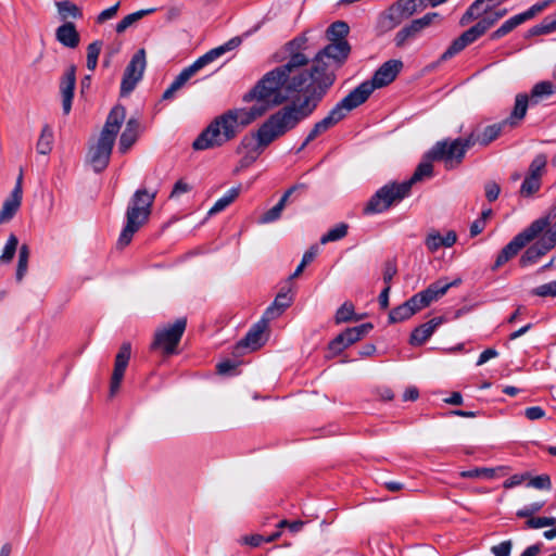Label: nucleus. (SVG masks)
<instances>
[{
    "label": "nucleus",
    "mask_w": 556,
    "mask_h": 556,
    "mask_svg": "<svg viewBox=\"0 0 556 556\" xmlns=\"http://www.w3.org/2000/svg\"><path fill=\"white\" fill-rule=\"evenodd\" d=\"M315 99L292 101L273 113L255 134L244 136L237 148V153L262 154L265 148L278 138L294 129L314 112Z\"/></svg>",
    "instance_id": "2"
},
{
    "label": "nucleus",
    "mask_w": 556,
    "mask_h": 556,
    "mask_svg": "<svg viewBox=\"0 0 556 556\" xmlns=\"http://www.w3.org/2000/svg\"><path fill=\"white\" fill-rule=\"evenodd\" d=\"M186 318H178L174 324H168L159 328L154 333L152 350H160L165 355H172L177 352L181 337L186 330Z\"/></svg>",
    "instance_id": "14"
},
{
    "label": "nucleus",
    "mask_w": 556,
    "mask_h": 556,
    "mask_svg": "<svg viewBox=\"0 0 556 556\" xmlns=\"http://www.w3.org/2000/svg\"><path fill=\"white\" fill-rule=\"evenodd\" d=\"M268 319L263 318L257 321L245 334V337L237 344V350L249 349L251 351L257 350L263 344V333L267 328Z\"/></svg>",
    "instance_id": "23"
},
{
    "label": "nucleus",
    "mask_w": 556,
    "mask_h": 556,
    "mask_svg": "<svg viewBox=\"0 0 556 556\" xmlns=\"http://www.w3.org/2000/svg\"><path fill=\"white\" fill-rule=\"evenodd\" d=\"M131 354V345L129 342H124L115 357L114 369L110 384V395L114 396L119 390L124 374L128 366Z\"/></svg>",
    "instance_id": "19"
},
{
    "label": "nucleus",
    "mask_w": 556,
    "mask_h": 556,
    "mask_svg": "<svg viewBox=\"0 0 556 556\" xmlns=\"http://www.w3.org/2000/svg\"><path fill=\"white\" fill-rule=\"evenodd\" d=\"M350 51L351 47L348 41H338L330 42L316 54L312 66L307 67L308 74L312 75L309 81L314 88L301 101L315 99L314 111L316 110L318 103L336 80L334 71L345 62Z\"/></svg>",
    "instance_id": "3"
},
{
    "label": "nucleus",
    "mask_w": 556,
    "mask_h": 556,
    "mask_svg": "<svg viewBox=\"0 0 556 556\" xmlns=\"http://www.w3.org/2000/svg\"><path fill=\"white\" fill-rule=\"evenodd\" d=\"M182 14V5H170L166 9L165 18L167 22L178 20Z\"/></svg>",
    "instance_id": "63"
},
{
    "label": "nucleus",
    "mask_w": 556,
    "mask_h": 556,
    "mask_svg": "<svg viewBox=\"0 0 556 556\" xmlns=\"http://www.w3.org/2000/svg\"><path fill=\"white\" fill-rule=\"evenodd\" d=\"M419 33L420 30L416 26V23L412 21L410 24H408L407 26L403 27L401 30L397 31L394 39L395 45L397 47H402L409 38H414Z\"/></svg>",
    "instance_id": "44"
},
{
    "label": "nucleus",
    "mask_w": 556,
    "mask_h": 556,
    "mask_svg": "<svg viewBox=\"0 0 556 556\" xmlns=\"http://www.w3.org/2000/svg\"><path fill=\"white\" fill-rule=\"evenodd\" d=\"M54 141L53 129L46 124L41 128L40 136L36 143V150L39 154L47 155L52 151Z\"/></svg>",
    "instance_id": "34"
},
{
    "label": "nucleus",
    "mask_w": 556,
    "mask_h": 556,
    "mask_svg": "<svg viewBox=\"0 0 556 556\" xmlns=\"http://www.w3.org/2000/svg\"><path fill=\"white\" fill-rule=\"evenodd\" d=\"M349 30H350L349 25L345 22L338 21V22L332 23L327 28L326 34H327V38L331 42L346 41L344 38L349 34Z\"/></svg>",
    "instance_id": "38"
},
{
    "label": "nucleus",
    "mask_w": 556,
    "mask_h": 556,
    "mask_svg": "<svg viewBox=\"0 0 556 556\" xmlns=\"http://www.w3.org/2000/svg\"><path fill=\"white\" fill-rule=\"evenodd\" d=\"M529 478H530V473L529 472L517 473V475L511 476L507 480H505L504 483H503V486L505 489H511V488H515L517 485H520L525 481H528Z\"/></svg>",
    "instance_id": "57"
},
{
    "label": "nucleus",
    "mask_w": 556,
    "mask_h": 556,
    "mask_svg": "<svg viewBox=\"0 0 556 556\" xmlns=\"http://www.w3.org/2000/svg\"><path fill=\"white\" fill-rule=\"evenodd\" d=\"M361 103L355 99V97L350 92L346 97H344L340 102L336 104V106L328 113L326 117L321 121L317 122L312 130L308 132L304 142L300 147L299 151H302L309 142L315 140L318 136L326 132L328 129L333 127L340 121H342L349 112L359 106Z\"/></svg>",
    "instance_id": "11"
},
{
    "label": "nucleus",
    "mask_w": 556,
    "mask_h": 556,
    "mask_svg": "<svg viewBox=\"0 0 556 556\" xmlns=\"http://www.w3.org/2000/svg\"><path fill=\"white\" fill-rule=\"evenodd\" d=\"M298 188H306V186L304 184H300V185H295V186H292L291 188H289L285 192V194L281 197V199L278 201V203L262 215L260 222L263 224H268V223H273V222L277 220L280 217L281 212L283 211L289 197Z\"/></svg>",
    "instance_id": "29"
},
{
    "label": "nucleus",
    "mask_w": 556,
    "mask_h": 556,
    "mask_svg": "<svg viewBox=\"0 0 556 556\" xmlns=\"http://www.w3.org/2000/svg\"><path fill=\"white\" fill-rule=\"evenodd\" d=\"M146 65V51L144 49H140L132 55L125 68L121 84L122 96L129 94L135 89L142 78Z\"/></svg>",
    "instance_id": "16"
},
{
    "label": "nucleus",
    "mask_w": 556,
    "mask_h": 556,
    "mask_svg": "<svg viewBox=\"0 0 556 556\" xmlns=\"http://www.w3.org/2000/svg\"><path fill=\"white\" fill-rule=\"evenodd\" d=\"M496 4H497L496 2L488 1L486 7H489V10L481 13L477 18V20H479L478 22L484 28L485 31L498 22V20H495V16L493 14V9L495 8Z\"/></svg>",
    "instance_id": "48"
},
{
    "label": "nucleus",
    "mask_w": 556,
    "mask_h": 556,
    "mask_svg": "<svg viewBox=\"0 0 556 556\" xmlns=\"http://www.w3.org/2000/svg\"><path fill=\"white\" fill-rule=\"evenodd\" d=\"M511 549V542L510 541H504L497 545H494L492 547V553L495 556H509Z\"/></svg>",
    "instance_id": "62"
},
{
    "label": "nucleus",
    "mask_w": 556,
    "mask_h": 556,
    "mask_svg": "<svg viewBox=\"0 0 556 556\" xmlns=\"http://www.w3.org/2000/svg\"><path fill=\"white\" fill-rule=\"evenodd\" d=\"M485 198L489 202L495 201L501 192V187L495 181H488L484 186Z\"/></svg>",
    "instance_id": "58"
},
{
    "label": "nucleus",
    "mask_w": 556,
    "mask_h": 556,
    "mask_svg": "<svg viewBox=\"0 0 556 556\" xmlns=\"http://www.w3.org/2000/svg\"><path fill=\"white\" fill-rule=\"evenodd\" d=\"M125 117V108L123 105H115L106 117L98 141L89 148L88 161L96 173H101L108 167L116 136Z\"/></svg>",
    "instance_id": "5"
},
{
    "label": "nucleus",
    "mask_w": 556,
    "mask_h": 556,
    "mask_svg": "<svg viewBox=\"0 0 556 556\" xmlns=\"http://www.w3.org/2000/svg\"><path fill=\"white\" fill-rule=\"evenodd\" d=\"M22 174L18 176L16 185L12 190L10 197L4 201L2 208L0 210V224L9 222L13 218L15 213L21 206L22 202Z\"/></svg>",
    "instance_id": "22"
},
{
    "label": "nucleus",
    "mask_w": 556,
    "mask_h": 556,
    "mask_svg": "<svg viewBox=\"0 0 556 556\" xmlns=\"http://www.w3.org/2000/svg\"><path fill=\"white\" fill-rule=\"evenodd\" d=\"M552 247L548 245L541 237L540 239L522 254L520 258L521 266H528L535 263L541 256L546 254Z\"/></svg>",
    "instance_id": "31"
},
{
    "label": "nucleus",
    "mask_w": 556,
    "mask_h": 556,
    "mask_svg": "<svg viewBox=\"0 0 556 556\" xmlns=\"http://www.w3.org/2000/svg\"><path fill=\"white\" fill-rule=\"evenodd\" d=\"M291 303L292 298L289 295V291L281 290L276 295L274 303L265 311L264 317L268 320L279 317Z\"/></svg>",
    "instance_id": "30"
},
{
    "label": "nucleus",
    "mask_w": 556,
    "mask_h": 556,
    "mask_svg": "<svg viewBox=\"0 0 556 556\" xmlns=\"http://www.w3.org/2000/svg\"><path fill=\"white\" fill-rule=\"evenodd\" d=\"M544 219L548 222L547 218ZM548 226L549 223H547L545 229L540 235H542L541 238L547 242L549 247L554 248L556 244V223L551 227Z\"/></svg>",
    "instance_id": "56"
},
{
    "label": "nucleus",
    "mask_w": 556,
    "mask_h": 556,
    "mask_svg": "<svg viewBox=\"0 0 556 556\" xmlns=\"http://www.w3.org/2000/svg\"><path fill=\"white\" fill-rule=\"evenodd\" d=\"M462 282L460 278H456L453 281H446L445 279H439L431 283L427 289L420 291L407 300L404 304L413 309V315L424 307L430 305L433 301L443 296L447 290L452 287H456Z\"/></svg>",
    "instance_id": "15"
},
{
    "label": "nucleus",
    "mask_w": 556,
    "mask_h": 556,
    "mask_svg": "<svg viewBox=\"0 0 556 556\" xmlns=\"http://www.w3.org/2000/svg\"><path fill=\"white\" fill-rule=\"evenodd\" d=\"M554 0H544L530 7L527 11L516 14L506 20L496 30L491 34L492 40H497L511 33L521 24L532 20L536 14L546 9Z\"/></svg>",
    "instance_id": "17"
},
{
    "label": "nucleus",
    "mask_w": 556,
    "mask_h": 556,
    "mask_svg": "<svg viewBox=\"0 0 556 556\" xmlns=\"http://www.w3.org/2000/svg\"><path fill=\"white\" fill-rule=\"evenodd\" d=\"M507 473L506 467H497V468H475L470 470L463 471L460 476L463 478H482V479H494L495 477L505 476Z\"/></svg>",
    "instance_id": "32"
},
{
    "label": "nucleus",
    "mask_w": 556,
    "mask_h": 556,
    "mask_svg": "<svg viewBox=\"0 0 556 556\" xmlns=\"http://www.w3.org/2000/svg\"><path fill=\"white\" fill-rule=\"evenodd\" d=\"M532 294L538 296H556V280L541 285L532 290Z\"/></svg>",
    "instance_id": "55"
},
{
    "label": "nucleus",
    "mask_w": 556,
    "mask_h": 556,
    "mask_svg": "<svg viewBox=\"0 0 556 556\" xmlns=\"http://www.w3.org/2000/svg\"><path fill=\"white\" fill-rule=\"evenodd\" d=\"M372 328L374 326L370 323L348 328L329 343V349L334 353H340L351 344L364 338Z\"/></svg>",
    "instance_id": "18"
},
{
    "label": "nucleus",
    "mask_w": 556,
    "mask_h": 556,
    "mask_svg": "<svg viewBox=\"0 0 556 556\" xmlns=\"http://www.w3.org/2000/svg\"><path fill=\"white\" fill-rule=\"evenodd\" d=\"M140 122L139 119L131 117L127 121L126 127L121 135L118 142V150L121 153H126L137 141L140 134Z\"/></svg>",
    "instance_id": "25"
},
{
    "label": "nucleus",
    "mask_w": 556,
    "mask_h": 556,
    "mask_svg": "<svg viewBox=\"0 0 556 556\" xmlns=\"http://www.w3.org/2000/svg\"><path fill=\"white\" fill-rule=\"evenodd\" d=\"M155 193L138 189L129 200L126 211V224L119 235L118 244H129L134 235L148 222Z\"/></svg>",
    "instance_id": "6"
},
{
    "label": "nucleus",
    "mask_w": 556,
    "mask_h": 556,
    "mask_svg": "<svg viewBox=\"0 0 556 556\" xmlns=\"http://www.w3.org/2000/svg\"><path fill=\"white\" fill-rule=\"evenodd\" d=\"M308 58L301 52L293 53L288 62L266 73L256 85L243 96L244 102L257 100L278 106L295 94H308L314 87L307 71Z\"/></svg>",
    "instance_id": "1"
},
{
    "label": "nucleus",
    "mask_w": 556,
    "mask_h": 556,
    "mask_svg": "<svg viewBox=\"0 0 556 556\" xmlns=\"http://www.w3.org/2000/svg\"><path fill=\"white\" fill-rule=\"evenodd\" d=\"M439 17V14L435 13V12H430V13H427L426 15H424L422 17L420 18H416L414 20V22L416 23V26L419 28V30L421 31L422 29H425L426 27L430 26L432 24V22Z\"/></svg>",
    "instance_id": "59"
},
{
    "label": "nucleus",
    "mask_w": 556,
    "mask_h": 556,
    "mask_svg": "<svg viewBox=\"0 0 556 556\" xmlns=\"http://www.w3.org/2000/svg\"><path fill=\"white\" fill-rule=\"evenodd\" d=\"M241 45V39L239 37H233L229 39L224 45L211 49L205 54L198 58L191 65L184 68L179 75L174 79V81L169 85V87L164 91L163 99L170 100L174 98L175 93L182 88L186 83L193 77L200 70L205 67L207 64L217 60L226 52H229Z\"/></svg>",
    "instance_id": "7"
},
{
    "label": "nucleus",
    "mask_w": 556,
    "mask_h": 556,
    "mask_svg": "<svg viewBox=\"0 0 556 556\" xmlns=\"http://www.w3.org/2000/svg\"><path fill=\"white\" fill-rule=\"evenodd\" d=\"M354 305L350 302L343 303L336 313V323L342 324L353 319Z\"/></svg>",
    "instance_id": "50"
},
{
    "label": "nucleus",
    "mask_w": 556,
    "mask_h": 556,
    "mask_svg": "<svg viewBox=\"0 0 556 556\" xmlns=\"http://www.w3.org/2000/svg\"><path fill=\"white\" fill-rule=\"evenodd\" d=\"M530 103V98L526 93H518L515 99L514 109L504 122L507 126L515 127L522 121L527 114L528 104Z\"/></svg>",
    "instance_id": "28"
},
{
    "label": "nucleus",
    "mask_w": 556,
    "mask_h": 556,
    "mask_svg": "<svg viewBox=\"0 0 556 556\" xmlns=\"http://www.w3.org/2000/svg\"><path fill=\"white\" fill-rule=\"evenodd\" d=\"M240 154L242 155V157L239 161V165L236 168V172H239L242 168L249 167L260 156L257 153H249V152H243V153H240Z\"/></svg>",
    "instance_id": "60"
},
{
    "label": "nucleus",
    "mask_w": 556,
    "mask_h": 556,
    "mask_svg": "<svg viewBox=\"0 0 556 556\" xmlns=\"http://www.w3.org/2000/svg\"><path fill=\"white\" fill-rule=\"evenodd\" d=\"M507 124L502 121L493 125L484 127L482 130L475 129L468 135V143L473 147L475 144L488 146L500 137Z\"/></svg>",
    "instance_id": "20"
},
{
    "label": "nucleus",
    "mask_w": 556,
    "mask_h": 556,
    "mask_svg": "<svg viewBox=\"0 0 556 556\" xmlns=\"http://www.w3.org/2000/svg\"><path fill=\"white\" fill-rule=\"evenodd\" d=\"M253 122L248 109L228 110L224 114L215 117L208 126L193 141L194 150H207L222 147L224 143L233 139L241 128Z\"/></svg>",
    "instance_id": "4"
},
{
    "label": "nucleus",
    "mask_w": 556,
    "mask_h": 556,
    "mask_svg": "<svg viewBox=\"0 0 556 556\" xmlns=\"http://www.w3.org/2000/svg\"><path fill=\"white\" fill-rule=\"evenodd\" d=\"M154 11H155V9L152 8V9H147V10H140V11H137V12L126 15L123 20H121L116 24V31L118 34L124 33L128 27H130L136 22L141 20L143 16L153 13Z\"/></svg>",
    "instance_id": "39"
},
{
    "label": "nucleus",
    "mask_w": 556,
    "mask_h": 556,
    "mask_svg": "<svg viewBox=\"0 0 556 556\" xmlns=\"http://www.w3.org/2000/svg\"><path fill=\"white\" fill-rule=\"evenodd\" d=\"M409 193L408 184H404V181L388 182L371 195L364 207V213L367 215L382 213L389 210L392 205L400 203L408 197Z\"/></svg>",
    "instance_id": "8"
},
{
    "label": "nucleus",
    "mask_w": 556,
    "mask_h": 556,
    "mask_svg": "<svg viewBox=\"0 0 556 556\" xmlns=\"http://www.w3.org/2000/svg\"><path fill=\"white\" fill-rule=\"evenodd\" d=\"M556 523L555 517H531L526 521V527L529 529H540L544 527L554 526Z\"/></svg>",
    "instance_id": "51"
},
{
    "label": "nucleus",
    "mask_w": 556,
    "mask_h": 556,
    "mask_svg": "<svg viewBox=\"0 0 556 556\" xmlns=\"http://www.w3.org/2000/svg\"><path fill=\"white\" fill-rule=\"evenodd\" d=\"M55 5L58 8L60 17L64 21L70 16L73 18L81 17L79 8L70 1H59L55 3Z\"/></svg>",
    "instance_id": "40"
},
{
    "label": "nucleus",
    "mask_w": 556,
    "mask_h": 556,
    "mask_svg": "<svg viewBox=\"0 0 556 556\" xmlns=\"http://www.w3.org/2000/svg\"><path fill=\"white\" fill-rule=\"evenodd\" d=\"M555 92V86L547 80L535 84L531 90L530 103L538 104L543 98L549 97Z\"/></svg>",
    "instance_id": "37"
},
{
    "label": "nucleus",
    "mask_w": 556,
    "mask_h": 556,
    "mask_svg": "<svg viewBox=\"0 0 556 556\" xmlns=\"http://www.w3.org/2000/svg\"><path fill=\"white\" fill-rule=\"evenodd\" d=\"M471 146L468 138H457L454 140L445 139L438 141L430 151L427 152L429 160L441 161L445 168L453 169L457 167L464 160L466 151Z\"/></svg>",
    "instance_id": "10"
},
{
    "label": "nucleus",
    "mask_w": 556,
    "mask_h": 556,
    "mask_svg": "<svg viewBox=\"0 0 556 556\" xmlns=\"http://www.w3.org/2000/svg\"><path fill=\"white\" fill-rule=\"evenodd\" d=\"M547 164V156L545 154H538L529 166L528 174L531 177L542 179Z\"/></svg>",
    "instance_id": "41"
},
{
    "label": "nucleus",
    "mask_w": 556,
    "mask_h": 556,
    "mask_svg": "<svg viewBox=\"0 0 556 556\" xmlns=\"http://www.w3.org/2000/svg\"><path fill=\"white\" fill-rule=\"evenodd\" d=\"M29 248L26 244H23L20 248L18 252V262H17V268H16V280L21 281L28 268V260H29Z\"/></svg>",
    "instance_id": "42"
},
{
    "label": "nucleus",
    "mask_w": 556,
    "mask_h": 556,
    "mask_svg": "<svg viewBox=\"0 0 556 556\" xmlns=\"http://www.w3.org/2000/svg\"><path fill=\"white\" fill-rule=\"evenodd\" d=\"M76 85V68L75 66H70L61 80L60 91L62 96V108L63 113L67 115L72 109V101L74 97V90Z\"/></svg>",
    "instance_id": "21"
},
{
    "label": "nucleus",
    "mask_w": 556,
    "mask_h": 556,
    "mask_svg": "<svg viewBox=\"0 0 556 556\" xmlns=\"http://www.w3.org/2000/svg\"><path fill=\"white\" fill-rule=\"evenodd\" d=\"M102 49L101 41H93L87 48V67L94 71L98 64V58Z\"/></svg>",
    "instance_id": "47"
},
{
    "label": "nucleus",
    "mask_w": 556,
    "mask_h": 556,
    "mask_svg": "<svg viewBox=\"0 0 556 556\" xmlns=\"http://www.w3.org/2000/svg\"><path fill=\"white\" fill-rule=\"evenodd\" d=\"M18 245V239L15 235L11 233L8 238V241L3 248L2 254L0 255V263L8 264L12 262L16 249Z\"/></svg>",
    "instance_id": "45"
},
{
    "label": "nucleus",
    "mask_w": 556,
    "mask_h": 556,
    "mask_svg": "<svg viewBox=\"0 0 556 556\" xmlns=\"http://www.w3.org/2000/svg\"><path fill=\"white\" fill-rule=\"evenodd\" d=\"M412 316L413 309L403 303L390 312L389 319L390 323H400L408 319Z\"/></svg>",
    "instance_id": "49"
},
{
    "label": "nucleus",
    "mask_w": 556,
    "mask_h": 556,
    "mask_svg": "<svg viewBox=\"0 0 556 556\" xmlns=\"http://www.w3.org/2000/svg\"><path fill=\"white\" fill-rule=\"evenodd\" d=\"M432 161L433 160H429L426 154L424 161L420 162L419 165L416 167L412 177L407 180H404V184H408L409 190L412 189L414 184L422 181L424 179L432 176V172H433V166L431 164Z\"/></svg>",
    "instance_id": "33"
},
{
    "label": "nucleus",
    "mask_w": 556,
    "mask_h": 556,
    "mask_svg": "<svg viewBox=\"0 0 556 556\" xmlns=\"http://www.w3.org/2000/svg\"><path fill=\"white\" fill-rule=\"evenodd\" d=\"M541 188V179L527 175L520 187V194L522 197H531Z\"/></svg>",
    "instance_id": "46"
},
{
    "label": "nucleus",
    "mask_w": 556,
    "mask_h": 556,
    "mask_svg": "<svg viewBox=\"0 0 556 556\" xmlns=\"http://www.w3.org/2000/svg\"><path fill=\"white\" fill-rule=\"evenodd\" d=\"M443 323L442 317H435L430 319L429 321L418 326L415 328L410 334L409 342L412 345H421L424 344L434 332L438 326Z\"/></svg>",
    "instance_id": "26"
},
{
    "label": "nucleus",
    "mask_w": 556,
    "mask_h": 556,
    "mask_svg": "<svg viewBox=\"0 0 556 556\" xmlns=\"http://www.w3.org/2000/svg\"><path fill=\"white\" fill-rule=\"evenodd\" d=\"M348 225L344 223H340L333 228L329 229L321 238L320 242L326 244L328 242L338 241L344 238L348 233Z\"/></svg>",
    "instance_id": "43"
},
{
    "label": "nucleus",
    "mask_w": 556,
    "mask_h": 556,
    "mask_svg": "<svg viewBox=\"0 0 556 556\" xmlns=\"http://www.w3.org/2000/svg\"><path fill=\"white\" fill-rule=\"evenodd\" d=\"M546 225L547 222L545 219H536L527 229L514 237V239L498 253L493 269L495 270L500 268L510 258L516 256L523 247L540 236V233L545 229Z\"/></svg>",
    "instance_id": "13"
},
{
    "label": "nucleus",
    "mask_w": 556,
    "mask_h": 556,
    "mask_svg": "<svg viewBox=\"0 0 556 556\" xmlns=\"http://www.w3.org/2000/svg\"><path fill=\"white\" fill-rule=\"evenodd\" d=\"M457 241L455 231L450 230L442 236L438 230H430L425 238V245L430 253H435L441 248H451Z\"/></svg>",
    "instance_id": "24"
},
{
    "label": "nucleus",
    "mask_w": 556,
    "mask_h": 556,
    "mask_svg": "<svg viewBox=\"0 0 556 556\" xmlns=\"http://www.w3.org/2000/svg\"><path fill=\"white\" fill-rule=\"evenodd\" d=\"M240 191V186L230 188L222 198H219L214 203V205L208 211V215H215L223 212L239 197Z\"/></svg>",
    "instance_id": "36"
},
{
    "label": "nucleus",
    "mask_w": 556,
    "mask_h": 556,
    "mask_svg": "<svg viewBox=\"0 0 556 556\" xmlns=\"http://www.w3.org/2000/svg\"><path fill=\"white\" fill-rule=\"evenodd\" d=\"M55 37L61 45L67 48H76L79 43V34L72 22H66L58 27Z\"/></svg>",
    "instance_id": "27"
},
{
    "label": "nucleus",
    "mask_w": 556,
    "mask_h": 556,
    "mask_svg": "<svg viewBox=\"0 0 556 556\" xmlns=\"http://www.w3.org/2000/svg\"><path fill=\"white\" fill-rule=\"evenodd\" d=\"M446 0H399L381 16L382 26L392 29L403 20L422 11L428 4L437 7Z\"/></svg>",
    "instance_id": "12"
},
{
    "label": "nucleus",
    "mask_w": 556,
    "mask_h": 556,
    "mask_svg": "<svg viewBox=\"0 0 556 556\" xmlns=\"http://www.w3.org/2000/svg\"><path fill=\"white\" fill-rule=\"evenodd\" d=\"M528 486L538 490H549L552 488L551 478L548 475H540L528 479Z\"/></svg>",
    "instance_id": "52"
},
{
    "label": "nucleus",
    "mask_w": 556,
    "mask_h": 556,
    "mask_svg": "<svg viewBox=\"0 0 556 556\" xmlns=\"http://www.w3.org/2000/svg\"><path fill=\"white\" fill-rule=\"evenodd\" d=\"M556 30V17L554 20L545 18L540 25L532 27L531 35L548 34Z\"/></svg>",
    "instance_id": "54"
},
{
    "label": "nucleus",
    "mask_w": 556,
    "mask_h": 556,
    "mask_svg": "<svg viewBox=\"0 0 556 556\" xmlns=\"http://www.w3.org/2000/svg\"><path fill=\"white\" fill-rule=\"evenodd\" d=\"M475 42L473 38L469 35L468 30L464 31L458 38H456L451 46L446 49V51L441 55L442 61H446L462 50H464L468 45Z\"/></svg>",
    "instance_id": "35"
},
{
    "label": "nucleus",
    "mask_w": 556,
    "mask_h": 556,
    "mask_svg": "<svg viewBox=\"0 0 556 556\" xmlns=\"http://www.w3.org/2000/svg\"><path fill=\"white\" fill-rule=\"evenodd\" d=\"M118 8H119V2H117V3H115L114 5H112V7L108 8V9H105V10H103V11L98 15V17H97V22H98L99 24H102V23H104L105 21L113 18V17L116 15V13H117Z\"/></svg>",
    "instance_id": "61"
},
{
    "label": "nucleus",
    "mask_w": 556,
    "mask_h": 556,
    "mask_svg": "<svg viewBox=\"0 0 556 556\" xmlns=\"http://www.w3.org/2000/svg\"><path fill=\"white\" fill-rule=\"evenodd\" d=\"M544 410L540 406L528 407L525 410V415L530 420H536L544 416Z\"/></svg>",
    "instance_id": "64"
},
{
    "label": "nucleus",
    "mask_w": 556,
    "mask_h": 556,
    "mask_svg": "<svg viewBox=\"0 0 556 556\" xmlns=\"http://www.w3.org/2000/svg\"><path fill=\"white\" fill-rule=\"evenodd\" d=\"M403 67L400 60L384 62L374 74L371 80H366L351 91L358 103L363 104L377 88L391 84Z\"/></svg>",
    "instance_id": "9"
},
{
    "label": "nucleus",
    "mask_w": 556,
    "mask_h": 556,
    "mask_svg": "<svg viewBox=\"0 0 556 556\" xmlns=\"http://www.w3.org/2000/svg\"><path fill=\"white\" fill-rule=\"evenodd\" d=\"M544 505H545V502H534V503L528 504L523 508L519 509L516 513V515L519 518H528L529 519V518L533 517L536 513L541 511L542 508L544 507Z\"/></svg>",
    "instance_id": "53"
}]
</instances>
